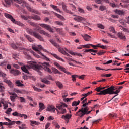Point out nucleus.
<instances>
[{
    "label": "nucleus",
    "instance_id": "20e7f679",
    "mask_svg": "<svg viewBox=\"0 0 129 129\" xmlns=\"http://www.w3.org/2000/svg\"><path fill=\"white\" fill-rule=\"evenodd\" d=\"M113 87H109L105 89L104 90L101 91L100 93H98L96 94L97 95H106V94H113L114 92L113 91Z\"/></svg>",
    "mask_w": 129,
    "mask_h": 129
},
{
    "label": "nucleus",
    "instance_id": "bb28decb",
    "mask_svg": "<svg viewBox=\"0 0 129 129\" xmlns=\"http://www.w3.org/2000/svg\"><path fill=\"white\" fill-rule=\"evenodd\" d=\"M52 56H53L54 57V58H55V59H57V60H59V61H61L62 62H64V60L61 58H60V57L58 56V55H57V54H54V53H51Z\"/></svg>",
    "mask_w": 129,
    "mask_h": 129
},
{
    "label": "nucleus",
    "instance_id": "ea45409f",
    "mask_svg": "<svg viewBox=\"0 0 129 129\" xmlns=\"http://www.w3.org/2000/svg\"><path fill=\"white\" fill-rule=\"evenodd\" d=\"M105 52H106L103 50H100L99 52L97 53V54L98 56H101V55L105 54Z\"/></svg>",
    "mask_w": 129,
    "mask_h": 129
},
{
    "label": "nucleus",
    "instance_id": "7ed1b4c3",
    "mask_svg": "<svg viewBox=\"0 0 129 129\" xmlns=\"http://www.w3.org/2000/svg\"><path fill=\"white\" fill-rule=\"evenodd\" d=\"M29 24L30 26H32V27H34V28H34V30L37 31V32H38V33H40V34L44 35L45 36H47V37L49 36V33L46 32L44 30H42L40 29V26H39L38 24L35 22H30Z\"/></svg>",
    "mask_w": 129,
    "mask_h": 129
},
{
    "label": "nucleus",
    "instance_id": "1a4fd4ad",
    "mask_svg": "<svg viewBox=\"0 0 129 129\" xmlns=\"http://www.w3.org/2000/svg\"><path fill=\"white\" fill-rule=\"evenodd\" d=\"M110 87H113V92H114L113 94H118L119 92H120V89H122L123 87L120 86L117 89V87H114L113 86H111Z\"/></svg>",
    "mask_w": 129,
    "mask_h": 129
},
{
    "label": "nucleus",
    "instance_id": "f03ea898",
    "mask_svg": "<svg viewBox=\"0 0 129 129\" xmlns=\"http://www.w3.org/2000/svg\"><path fill=\"white\" fill-rule=\"evenodd\" d=\"M5 2L6 4V5H11V3H13V2H15V3H17V4H19V5H20L21 7H24L25 6L27 9V10L31 12V13H34V14H39V12L38 11L35 10L29 6H27L26 5V2L24 0H5Z\"/></svg>",
    "mask_w": 129,
    "mask_h": 129
},
{
    "label": "nucleus",
    "instance_id": "a878e982",
    "mask_svg": "<svg viewBox=\"0 0 129 129\" xmlns=\"http://www.w3.org/2000/svg\"><path fill=\"white\" fill-rule=\"evenodd\" d=\"M55 83L57 86L60 88V89H62V88H63V84H62V83L60 82V81H55Z\"/></svg>",
    "mask_w": 129,
    "mask_h": 129
},
{
    "label": "nucleus",
    "instance_id": "393cba45",
    "mask_svg": "<svg viewBox=\"0 0 129 129\" xmlns=\"http://www.w3.org/2000/svg\"><path fill=\"white\" fill-rule=\"evenodd\" d=\"M50 7L53 9V10H55V11H56V12H59V13H61V10L59 8H58V6L53 5V4L50 5Z\"/></svg>",
    "mask_w": 129,
    "mask_h": 129
},
{
    "label": "nucleus",
    "instance_id": "9d476101",
    "mask_svg": "<svg viewBox=\"0 0 129 129\" xmlns=\"http://www.w3.org/2000/svg\"><path fill=\"white\" fill-rule=\"evenodd\" d=\"M10 73L13 74L14 76H18V75H19L21 74V72L17 69H11L10 70Z\"/></svg>",
    "mask_w": 129,
    "mask_h": 129
},
{
    "label": "nucleus",
    "instance_id": "a18cd8bd",
    "mask_svg": "<svg viewBox=\"0 0 129 129\" xmlns=\"http://www.w3.org/2000/svg\"><path fill=\"white\" fill-rule=\"evenodd\" d=\"M78 11L79 13H81L82 14H85V12L84 11V10L81 8H78Z\"/></svg>",
    "mask_w": 129,
    "mask_h": 129
},
{
    "label": "nucleus",
    "instance_id": "5fc2aeb1",
    "mask_svg": "<svg viewBox=\"0 0 129 129\" xmlns=\"http://www.w3.org/2000/svg\"><path fill=\"white\" fill-rule=\"evenodd\" d=\"M70 6H71L72 11H76V7L73 4H70Z\"/></svg>",
    "mask_w": 129,
    "mask_h": 129
},
{
    "label": "nucleus",
    "instance_id": "8fccbe9b",
    "mask_svg": "<svg viewBox=\"0 0 129 129\" xmlns=\"http://www.w3.org/2000/svg\"><path fill=\"white\" fill-rule=\"evenodd\" d=\"M54 15L55 16H56V17H57V18H58L59 19H64V17L60 14L54 13Z\"/></svg>",
    "mask_w": 129,
    "mask_h": 129
},
{
    "label": "nucleus",
    "instance_id": "e2e57ef3",
    "mask_svg": "<svg viewBox=\"0 0 129 129\" xmlns=\"http://www.w3.org/2000/svg\"><path fill=\"white\" fill-rule=\"evenodd\" d=\"M109 116L110 117H116V114L113 113V114H109Z\"/></svg>",
    "mask_w": 129,
    "mask_h": 129
},
{
    "label": "nucleus",
    "instance_id": "4468645a",
    "mask_svg": "<svg viewBox=\"0 0 129 129\" xmlns=\"http://www.w3.org/2000/svg\"><path fill=\"white\" fill-rule=\"evenodd\" d=\"M4 16L7 19H9V20H11L12 23H13L14 21H15V19H14V17H13V16L10 14H9L8 13H4Z\"/></svg>",
    "mask_w": 129,
    "mask_h": 129
},
{
    "label": "nucleus",
    "instance_id": "dca6fc26",
    "mask_svg": "<svg viewBox=\"0 0 129 129\" xmlns=\"http://www.w3.org/2000/svg\"><path fill=\"white\" fill-rule=\"evenodd\" d=\"M76 22H80L82 21H85V19L81 16H76L74 18Z\"/></svg>",
    "mask_w": 129,
    "mask_h": 129
},
{
    "label": "nucleus",
    "instance_id": "49530a36",
    "mask_svg": "<svg viewBox=\"0 0 129 129\" xmlns=\"http://www.w3.org/2000/svg\"><path fill=\"white\" fill-rule=\"evenodd\" d=\"M66 59H67V60H69L70 61H72V62H75V63H77L78 64H81V63L79 62H77L74 59L71 58H66Z\"/></svg>",
    "mask_w": 129,
    "mask_h": 129
},
{
    "label": "nucleus",
    "instance_id": "2f4dec72",
    "mask_svg": "<svg viewBox=\"0 0 129 129\" xmlns=\"http://www.w3.org/2000/svg\"><path fill=\"white\" fill-rule=\"evenodd\" d=\"M50 43H51V44H52V45H54L55 47H56V48H59V45L55 42V41H54V40H50Z\"/></svg>",
    "mask_w": 129,
    "mask_h": 129
},
{
    "label": "nucleus",
    "instance_id": "f3484780",
    "mask_svg": "<svg viewBox=\"0 0 129 129\" xmlns=\"http://www.w3.org/2000/svg\"><path fill=\"white\" fill-rule=\"evenodd\" d=\"M4 82H5V83H7L10 88H13V83H12L10 80L7 79H4Z\"/></svg>",
    "mask_w": 129,
    "mask_h": 129
},
{
    "label": "nucleus",
    "instance_id": "0e129e2a",
    "mask_svg": "<svg viewBox=\"0 0 129 129\" xmlns=\"http://www.w3.org/2000/svg\"><path fill=\"white\" fill-rule=\"evenodd\" d=\"M79 79L83 80L85 77V75H82L81 76H78Z\"/></svg>",
    "mask_w": 129,
    "mask_h": 129
},
{
    "label": "nucleus",
    "instance_id": "f704fd0d",
    "mask_svg": "<svg viewBox=\"0 0 129 129\" xmlns=\"http://www.w3.org/2000/svg\"><path fill=\"white\" fill-rule=\"evenodd\" d=\"M11 46L12 47V48H13V49H14V50H16L17 49H18V48L20 47L19 46H17L16 44H15V43H11Z\"/></svg>",
    "mask_w": 129,
    "mask_h": 129
},
{
    "label": "nucleus",
    "instance_id": "0eeeda50",
    "mask_svg": "<svg viewBox=\"0 0 129 129\" xmlns=\"http://www.w3.org/2000/svg\"><path fill=\"white\" fill-rule=\"evenodd\" d=\"M32 49L33 50H34V51H36L37 53L38 54H39V55H41V56H44V54L40 51L39 50L42 49V46L41 45H38L37 46H32Z\"/></svg>",
    "mask_w": 129,
    "mask_h": 129
},
{
    "label": "nucleus",
    "instance_id": "39448f33",
    "mask_svg": "<svg viewBox=\"0 0 129 129\" xmlns=\"http://www.w3.org/2000/svg\"><path fill=\"white\" fill-rule=\"evenodd\" d=\"M27 31L28 33H29L30 35H32V36H33V37L36 38V39H38V40H39V41H44V38L36 32H33V31H32V30L29 28L27 29Z\"/></svg>",
    "mask_w": 129,
    "mask_h": 129
},
{
    "label": "nucleus",
    "instance_id": "e433bc0d",
    "mask_svg": "<svg viewBox=\"0 0 129 129\" xmlns=\"http://www.w3.org/2000/svg\"><path fill=\"white\" fill-rule=\"evenodd\" d=\"M99 10L102 11H105V10H106V7L105 6L101 5L99 7Z\"/></svg>",
    "mask_w": 129,
    "mask_h": 129
},
{
    "label": "nucleus",
    "instance_id": "cd10ccee",
    "mask_svg": "<svg viewBox=\"0 0 129 129\" xmlns=\"http://www.w3.org/2000/svg\"><path fill=\"white\" fill-rule=\"evenodd\" d=\"M46 110L47 111H52L53 112H55V107L53 106H49L47 109Z\"/></svg>",
    "mask_w": 129,
    "mask_h": 129
},
{
    "label": "nucleus",
    "instance_id": "c03bdc74",
    "mask_svg": "<svg viewBox=\"0 0 129 129\" xmlns=\"http://www.w3.org/2000/svg\"><path fill=\"white\" fill-rule=\"evenodd\" d=\"M33 88L35 91H37L38 92H41V91H42V90L41 89H39L36 87L35 86H33Z\"/></svg>",
    "mask_w": 129,
    "mask_h": 129
},
{
    "label": "nucleus",
    "instance_id": "423d86ee",
    "mask_svg": "<svg viewBox=\"0 0 129 129\" xmlns=\"http://www.w3.org/2000/svg\"><path fill=\"white\" fill-rule=\"evenodd\" d=\"M39 26H41L42 28L46 29L47 31L51 32V33H54V30H53V28L50 26V25L48 24H39Z\"/></svg>",
    "mask_w": 129,
    "mask_h": 129
},
{
    "label": "nucleus",
    "instance_id": "bf43d9fd",
    "mask_svg": "<svg viewBox=\"0 0 129 129\" xmlns=\"http://www.w3.org/2000/svg\"><path fill=\"white\" fill-rule=\"evenodd\" d=\"M64 49H65V50H66L67 52H68V53H69V54H71V55H73V53H74V52H72L71 51V50H70L69 49H67V48H65Z\"/></svg>",
    "mask_w": 129,
    "mask_h": 129
},
{
    "label": "nucleus",
    "instance_id": "3c124183",
    "mask_svg": "<svg viewBox=\"0 0 129 129\" xmlns=\"http://www.w3.org/2000/svg\"><path fill=\"white\" fill-rule=\"evenodd\" d=\"M56 107L59 109V110H61V109H63V108H62L63 107L62 104L57 105Z\"/></svg>",
    "mask_w": 129,
    "mask_h": 129
},
{
    "label": "nucleus",
    "instance_id": "72a5a7b5",
    "mask_svg": "<svg viewBox=\"0 0 129 129\" xmlns=\"http://www.w3.org/2000/svg\"><path fill=\"white\" fill-rule=\"evenodd\" d=\"M42 82H43V83H45V84H50L51 82L50 81H48L46 79H43L41 80Z\"/></svg>",
    "mask_w": 129,
    "mask_h": 129
},
{
    "label": "nucleus",
    "instance_id": "f257e3e1",
    "mask_svg": "<svg viewBox=\"0 0 129 129\" xmlns=\"http://www.w3.org/2000/svg\"><path fill=\"white\" fill-rule=\"evenodd\" d=\"M50 67H51L50 63L47 62L42 63L41 66L37 64H36V62H35L34 63H30L29 65L24 66L23 67H21V70L22 71H23V72L27 73V74H29L30 73H29L28 69L33 68V69L36 70V71L38 72L39 75H42V73L41 71H40V70L43 68L45 71L50 73V74H52V70L50 69Z\"/></svg>",
    "mask_w": 129,
    "mask_h": 129
},
{
    "label": "nucleus",
    "instance_id": "37998d69",
    "mask_svg": "<svg viewBox=\"0 0 129 129\" xmlns=\"http://www.w3.org/2000/svg\"><path fill=\"white\" fill-rule=\"evenodd\" d=\"M97 26L99 28V29H101L102 30H104V26H103L102 24H97Z\"/></svg>",
    "mask_w": 129,
    "mask_h": 129
},
{
    "label": "nucleus",
    "instance_id": "a19ab883",
    "mask_svg": "<svg viewBox=\"0 0 129 129\" xmlns=\"http://www.w3.org/2000/svg\"><path fill=\"white\" fill-rule=\"evenodd\" d=\"M30 122L31 124H35V125H39L40 124V123L39 122H37L36 121L30 120Z\"/></svg>",
    "mask_w": 129,
    "mask_h": 129
},
{
    "label": "nucleus",
    "instance_id": "c85d7f7f",
    "mask_svg": "<svg viewBox=\"0 0 129 129\" xmlns=\"http://www.w3.org/2000/svg\"><path fill=\"white\" fill-rule=\"evenodd\" d=\"M114 12L116 14H118V15H124V11L122 10H115Z\"/></svg>",
    "mask_w": 129,
    "mask_h": 129
},
{
    "label": "nucleus",
    "instance_id": "6e6552de",
    "mask_svg": "<svg viewBox=\"0 0 129 129\" xmlns=\"http://www.w3.org/2000/svg\"><path fill=\"white\" fill-rule=\"evenodd\" d=\"M12 115H13V116H17V117H23L24 119H27V118H28V116H27V115L19 113L17 111L13 113Z\"/></svg>",
    "mask_w": 129,
    "mask_h": 129
},
{
    "label": "nucleus",
    "instance_id": "864d4df0",
    "mask_svg": "<svg viewBox=\"0 0 129 129\" xmlns=\"http://www.w3.org/2000/svg\"><path fill=\"white\" fill-rule=\"evenodd\" d=\"M22 19H23V20H25V21H27L28 20V19H29V17L24 15H22L21 16Z\"/></svg>",
    "mask_w": 129,
    "mask_h": 129
},
{
    "label": "nucleus",
    "instance_id": "9b49d317",
    "mask_svg": "<svg viewBox=\"0 0 129 129\" xmlns=\"http://www.w3.org/2000/svg\"><path fill=\"white\" fill-rule=\"evenodd\" d=\"M118 38L120 39L121 40H125L126 37H125V35L122 33V32H118L117 34Z\"/></svg>",
    "mask_w": 129,
    "mask_h": 129
},
{
    "label": "nucleus",
    "instance_id": "aec40b11",
    "mask_svg": "<svg viewBox=\"0 0 129 129\" xmlns=\"http://www.w3.org/2000/svg\"><path fill=\"white\" fill-rule=\"evenodd\" d=\"M82 37L85 40V41H90V39H91V36L88 35V34H85L84 35H82Z\"/></svg>",
    "mask_w": 129,
    "mask_h": 129
},
{
    "label": "nucleus",
    "instance_id": "2eb2a0df",
    "mask_svg": "<svg viewBox=\"0 0 129 129\" xmlns=\"http://www.w3.org/2000/svg\"><path fill=\"white\" fill-rule=\"evenodd\" d=\"M11 96H10V99L12 102H15V99L18 97V95L16 93H11Z\"/></svg>",
    "mask_w": 129,
    "mask_h": 129
},
{
    "label": "nucleus",
    "instance_id": "4d7b16f0",
    "mask_svg": "<svg viewBox=\"0 0 129 129\" xmlns=\"http://www.w3.org/2000/svg\"><path fill=\"white\" fill-rule=\"evenodd\" d=\"M73 55L74 56H78V57H83V56L81 55V54L80 53H75L74 52V53L73 54Z\"/></svg>",
    "mask_w": 129,
    "mask_h": 129
},
{
    "label": "nucleus",
    "instance_id": "473e14b6",
    "mask_svg": "<svg viewBox=\"0 0 129 129\" xmlns=\"http://www.w3.org/2000/svg\"><path fill=\"white\" fill-rule=\"evenodd\" d=\"M79 103H80V101L78 100V101H74L72 103V106H77V105H79Z\"/></svg>",
    "mask_w": 129,
    "mask_h": 129
},
{
    "label": "nucleus",
    "instance_id": "4c0bfd02",
    "mask_svg": "<svg viewBox=\"0 0 129 129\" xmlns=\"http://www.w3.org/2000/svg\"><path fill=\"white\" fill-rule=\"evenodd\" d=\"M77 77H78V75H72V81L74 82L76 81V78H77Z\"/></svg>",
    "mask_w": 129,
    "mask_h": 129
},
{
    "label": "nucleus",
    "instance_id": "338daca9",
    "mask_svg": "<svg viewBox=\"0 0 129 129\" xmlns=\"http://www.w3.org/2000/svg\"><path fill=\"white\" fill-rule=\"evenodd\" d=\"M3 106H4V109H7V108H8V107H9V105H8L7 103H5L4 105H3Z\"/></svg>",
    "mask_w": 129,
    "mask_h": 129
},
{
    "label": "nucleus",
    "instance_id": "5701e85b",
    "mask_svg": "<svg viewBox=\"0 0 129 129\" xmlns=\"http://www.w3.org/2000/svg\"><path fill=\"white\" fill-rule=\"evenodd\" d=\"M24 37H25V38L27 39V40H28V41H29V42H30V43L34 42V40H33V39H32V38H31V36H30V35H27L25 34Z\"/></svg>",
    "mask_w": 129,
    "mask_h": 129
},
{
    "label": "nucleus",
    "instance_id": "f8f14e48",
    "mask_svg": "<svg viewBox=\"0 0 129 129\" xmlns=\"http://www.w3.org/2000/svg\"><path fill=\"white\" fill-rule=\"evenodd\" d=\"M71 116H72V115L69 114H67L66 115H62L61 116V118L62 119H65L66 121H67V122H68L70 118H71Z\"/></svg>",
    "mask_w": 129,
    "mask_h": 129
},
{
    "label": "nucleus",
    "instance_id": "4be33fe9",
    "mask_svg": "<svg viewBox=\"0 0 129 129\" xmlns=\"http://www.w3.org/2000/svg\"><path fill=\"white\" fill-rule=\"evenodd\" d=\"M39 111H40V112H41V111H42V110H44V109H45V108H46V107H45V105H44V104H43L42 103H39Z\"/></svg>",
    "mask_w": 129,
    "mask_h": 129
},
{
    "label": "nucleus",
    "instance_id": "6ab92c4d",
    "mask_svg": "<svg viewBox=\"0 0 129 129\" xmlns=\"http://www.w3.org/2000/svg\"><path fill=\"white\" fill-rule=\"evenodd\" d=\"M54 65H55V66H56V67L59 68L61 71H65V68L61 66V65L58 63V62H54Z\"/></svg>",
    "mask_w": 129,
    "mask_h": 129
},
{
    "label": "nucleus",
    "instance_id": "09e8293b",
    "mask_svg": "<svg viewBox=\"0 0 129 129\" xmlns=\"http://www.w3.org/2000/svg\"><path fill=\"white\" fill-rule=\"evenodd\" d=\"M61 5L63 10L65 11L67 9V6H66V5H65V3H64V2H62Z\"/></svg>",
    "mask_w": 129,
    "mask_h": 129
},
{
    "label": "nucleus",
    "instance_id": "13d9d810",
    "mask_svg": "<svg viewBox=\"0 0 129 129\" xmlns=\"http://www.w3.org/2000/svg\"><path fill=\"white\" fill-rule=\"evenodd\" d=\"M85 115H86V114L85 113L82 112V113H81V114H79L78 115V116H80V117H81V118H82Z\"/></svg>",
    "mask_w": 129,
    "mask_h": 129
},
{
    "label": "nucleus",
    "instance_id": "7c9ffc66",
    "mask_svg": "<svg viewBox=\"0 0 129 129\" xmlns=\"http://www.w3.org/2000/svg\"><path fill=\"white\" fill-rule=\"evenodd\" d=\"M56 32L59 33V35H64V32H63V29L60 28L56 29Z\"/></svg>",
    "mask_w": 129,
    "mask_h": 129
},
{
    "label": "nucleus",
    "instance_id": "052dcab7",
    "mask_svg": "<svg viewBox=\"0 0 129 129\" xmlns=\"http://www.w3.org/2000/svg\"><path fill=\"white\" fill-rule=\"evenodd\" d=\"M20 102H26V99L23 97H20Z\"/></svg>",
    "mask_w": 129,
    "mask_h": 129
},
{
    "label": "nucleus",
    "instance_id": "680f3d73",
    "mask_svg": "<svg viewBox=\"0 0 129 129\" xmlns=\"http://www.w3.org/2000/svg\"><path fill=\"white\" fill-rule=\"evenodd\" d=\"M60 112L61 114H64V113H66V109H61L60 110Z\"/></svg>",
    "mask_w": 129,
    "mask_h": 129
},
{
    "label": "nucleus",
    "instance_id": "ddd939ff",
    "mask_svg": "<svg viewBox=\"0 0 129 129\" xmlns=\"http://www.w3.org/2000/svg\"><path fill=\"white\" fill-rule=\"evenodd\" d=\"M58 51L59 52H60V53L62 54V55H65L67 56L68 57H69V56H70V55H69V54H68V53H67L66 51H65V50H64V48H61V47L58 48Z\"/></svg>",
    "mask_w": 129,
    "mask_h": 129
},
{
    "label": "nucleus",
    "instance_id": "c756f323",
    "mask_svg": "<svg viewBox=\"0 0 129 129\" xmlns=\"http://www.w3.org/2000/svg\"><path fill=\"white\" fill-rule=\"evenodd\" d=\"M82 109H83L82 112H84V113H85L86 114V113L88 110H89V108L88 107H82Z\"/></svg>",
    "mask_w": 129,
    "mask_h": 129
},
{
    "label": "nucleus",
    "instance_id": "774afa93",
    "mask_svg": "<svg viewBox=\"0 0 129 129\" xmlns=\"http://www.w3.org/2000/svg\"><path fill=\"white\" fill-rule=\"evenodd\" d=\"M64 12H66V13H68L69 14H70V15H73V12L69 11V10L67 9L66 10H64Z\"/></svg>",
    "mask_w": 129,
    "mask_h": 129
},
{
    "label": "nucleus",
    "instance_id": "c9c22d12",
    "mask_svg": "<svg viewBox=\"0 0 129 129\" xmlns=\"http://www.w3.org/2000/svg\"><path fill=\"white\" fill-rule=\"evenodd\" d=\"M109 30L110 32H112V33H114V34H116V31H115V29H114V27H113V26H110L109 27Z\"/></svg>",
    "mask_w": 129,
    "mask_h": 129
},
{
    "label": "nucleus",
    "instance_id": "6e6d98bb",
    "mask_svg": "<svg viewBox=\"0 0 129 129\" xmlns=\"http://www.w3.org/2000/svg\"><path fill=\"white\" fill-rule=\"evenodd\" d=\"M102 1L103 0H95V2L99 5H102Z\"/></svg>",
    "mask_w": 129,
    "mask_h": 129
},
{
    "label": "nucleus",
    "instance_id": "603ef678",
    "mask_svg": "<svg viewBox=\"0 0 129 129\" xmlns=\"http://www.w3.org/2000/svg\"><path fill=\"white\" fill-rule=\"evenodd\" d=\"M8 64V61H4L0 63V66H6Z\"/></svg>",
    "mask_w": 129,
    "mask_h": 129
},
{
    "label": "nucleus",
    "instance_id": "79ce46f5",
    "mask_svg": "<svg viewBox=\"0 0 129 129\" xmlns=\"http://www.w3.org/2000/svg\"><path fill=\"white\" fill-rule=\"evenodd\" d=\"M55 24L58 25V26H63V25H64V23L61 21H55Z\"/></svg>",
    "mask_w": 129,
    "mask_h": 129
},
{
    "label": "nucleus",
    "instance_id": "b1692460",
    "mask_svg": "<svg viewBox=\"0 0 129 129\" xmlns=\"http://www.w3.org/2000/svg\"><path fill=\"white\" fill-rule=\"evenodd\" d=\"M51 70L52 72H53V73H54V74H61V72H60V71H59V70H58L57 69L52 67L51 68Z\"/></svg>",
    "mask_w": 129,
    "mask_h": 129
},
{
    "label": "nucleus",
    "instance_id": "de8ad7c7",
    "mask_svg": "<svg viewBox=\"0 0 129 129\" xmlns=\"http://www.w3.org/2000/svg\"><path fill=\"white\" fill-rule=\"evenodd\" d=\"M11 111H13V110L12 109V108H9L7 110V111L5 112V113H6V114H8L9 115Z\"/></svg>",
    "mask_w": 129,
    "mask_h": 129
},
{
    "label": "nucleus",
    "instance_id": "412c9836",
    "mask_svg": "<svg viewBox=\"0 0 129 129\" xmlns=\"http://www.w3.org/2000/svg\"><path fill=\"white\" fill-rule=\"evenodd\" d=\"M29 19H33V20H35L36 21H39V20H41V18L40 16L38 15H34L33 16H29Z\"/></svg>",
    "mask_w": 129,
    "mask_h": 129
},
{
    "label": "nucleus",
    "instance_id": "58836bf2",
    "mask_svg": "<svg viewBox=\"0 0 129 129\" xmlns=\"http://www.w3.org/2000/svg\"><path fill=\"white\" fill-rule=\"evenodd\" d=\"M15 83L17 84V86H24V84H22L21 82H20V81L18 80L16 81V82H15Z\"/></svg>",
    "mask_w": 129,
    "mask_h": 129
},
{
    "label": "nucleus",
    "instance_id": "a211bd4d",
    "mask_svg": "<svg viewBox=\"0 0 129 129\" xmlns=\"http://www.w3.org/2000/svg\"><path fill=\"white\" fill-rule=\"evenodd\" d=\"M13 24H15L16 25H18V26H20L21 27H22L23 28H25V24H23L20 21H16L15 19H14V21H13Z\"/></svg>",
    "mask_w": 129,
    "mask_h": 129
},
{
    "label": "nucleus",
    "instance_id": "69168bd1",
    "mask_svg": "<svg viewBox=\"0 0 129 129\" xmlns=\"http://www.w3.org/2000/svg\"><path fill=\"white\" fill-rule=\"evenodd\" d=\"M84 48H87V49H90V44H86V45H84L83 46Z\"/></svg>",
    "mask_w": 129,
    "mask_h": 129
}]
</instances>
